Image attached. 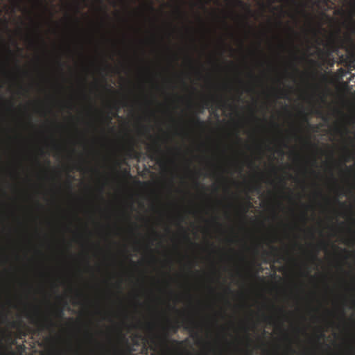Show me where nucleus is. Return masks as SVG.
I'll return each instance as SVG.
<instances>
[{
    "label": "nucleus",
    "mask_w": 355,
    "mask_h": 355,
    "mask_svg": "<svg viewBox=\"0 0 355 355\" xmlns=\"http://www.w3.org/2000/svg\"><path fill=\"white\" fill-rule=\"evenodd\" d=\"M28 317L31 322L39 327L40 329H51L56 326L53 318L49 316L41 318L38 310L33 314L28 315Z\"/></svg>",
    "instance_id": "obj_1"
},
{
    "label": "nucleus",
    "mask_w": 355,
    "mask_h": 355,
    "mask_svg": "<svg viewBox=\"0 0 355 355\" xmlns=\"http://www.w3.org/2000/svg\"><path fill=\"white\" fill-rule=\"evenodd\" d=\"M147 151L148 153V157L151 160H159L162 156V149L159 143L155 141L153 145H148L147 146Z\"/></svg>",
    "instance_id": "obj_2"
},
{
    "label": "nucleus",
    "mask_w": 355,
    "mask_h": 355,
    "mask_svg": "<svg viewBox=\"0 0 355 355\" xmlns=\"http://www.w3.org/2000/svg\"><path fill=\"white\" fill-rule=\"evenodd\" d=\"M211 103H216L218 107H226L227 105V101L224 100V98L221 97H211L205 102V105L209 106Z\"/></svg>",
    "instance_id": "obj_3"
},
{
    "label": "nucleus",
    "mask_w": 355,
    "mask_h": 355,
    "mask_svg": "<svg viewBox=\"0 0 355 355\" xmlns=\"http://www.w3.org/2000/svg\"><path fill=\"white\" fill-rule=\"evenodd\" d=\"M270 248L271 251H265L263 254L266 256H272L273 258H275V257L278 256V249L272 245H270Z\"/></svg>",
    "instance_id": "obj_4"
},
{
    "label": "nucleus",
    "mask_w": 355,
    "mask_h": 355,
    "mask_svg": "<svg viewBox=\"0 0 355 355\" xmlns=\"http://www.w3.org/2000/svg\"><path fill=\"white\" fill-rule=\"evenodd\" d=\"M184 328L186 329L190 330V331L191 332V336H196V337L198 336L197 332H195V331H194L195 324H194L193 321H190V325L189 324H186L184 326Z\"/></svg>",
    "instance_id": "obj_5"
},
{
    "label": "nucleus",
    "mask_w": 355,
    "mask_h": 355,
    "mask_svg": "<svg viewBox=\"0 0 355 355\" xmlns=\"http://www.w3.org/2000/svg\"><path fill=\"white\" fill-rule=\"evenodd\" d=\"M193 122L194 124L197 125V126H199L200 128H204L206 126L205 122H204V121L202 120H200V117L198 116H193Z\"/></svg>",
    "instance_id": "obj_6"
},
{
    "label": "nucleus",
    "mask_w": 355,
    "mask_h": 355,
    "mask_svg": "<svg viewBox=\"0 0 355 355\" xmlns=\"http://www.w3.org/2000/svg\"><path fill=\"white\" fill-rule=\"evenodd\" d=\"M179 328L180 326L178 324H169L168 326V329H170L173 333H176Z\"/></svg>",
    "instance_id": "obj_7"
},
{
    "label": "nucleus",
    "mask_w": 355,
    "mask_h": 355,
    "mask_svg": "<svg viewBox=\"0 0 355 355\" xmlns=\"http://www.w3.org/2000/svg\"><path fill=\"white\" fill-rule=\"evenodd\" d=\"M55 314H56L58 318H62L64 315V310L63 309H58V310L56 311Z\"/></svg>",
    "instance_id": "obj_8"
},
{
    "label": "nucleus",
    "mask_w": 355,
    "mask_h": 355,
    "mask_svg": "<svg viewBox=\"0 0 355 355\" xmlns=\"http://www.w3.org/2000/svg\"><path fill=\"white\" fill-rule=\"evenodd\" d=\"M353 17H355V2L352 3V11H351L352 21L355 23V21L352 20Z\"/></svg>",
    "instance_id": "obj_9"
},
{
    "label": "nucleus",
    "mask_w": 355,
    "mask_h": 355,
    "mask_svg": "<svg viewBox=\"0 0 355 355\" xmlns=\"http://www.w3.org/2000/svg\"><path fill=\"white\" fill-rule=\"evenodd\" d=\"M183 236L186 241H191L189 234L186 230H184Z\"/></svg>",
    "instance_id": "obj_10"
},
{
    "label": "nucleus",
    "mask_w": 355,
    "mask_h": 355,
    "mask_svg": "<svg viewBox=\"0 0 355 355\" xmlns=\"http://www.w3.org/2000/svg\"><path fill=\"white\" fill-rule=\"evenodd\" d=\"M280 98H288V95L286 93V92L281 91V92H280Z\"/></svg>",
    "instance_id": "obj_11"
},
{
    "label": "nucleus",
    "mask_w": 355,
    "mask_h": 355,
    "mask_svg": "<svg viewBox=\"0 0 355 355\" xmlns=\"http://www.w3.org/2000/svg\"><path fill=\"white\" fill-rule=\"evenodd\" d=\"M326 243H324V241H321L320 243H319V246L320 248H325L326 246Z\"/></svg>",
    "instance_id": "obj_12"
},
{
    "label": "nucleus",
    "mask_w": 355,
    "mask_h": 355,
    "mask_svg": "<svg viewBox=\"0 0 355 355\" xmlns=\"http://www.w3.org/2000/svg\"><path fill=\"white\" fill-rule=\"evenodd\" d=\"M289 31H291L294 35H298V33L294 31L293 28H289Z\"/></svg>",
    "instance_id": "obj_13"
},
{
    "label": "nucleus",
    "mask_w": 355,
    "mask_h": 355,
    "mask_svg": "<svg viewBox=\"0 0 355 355\" xmlns=\"http://www.w3.org/2000/svg\"><path fill=\"white\" fill-rule=\"evenodd\" d=\"M318 252V251L317 250V251L315 252V254H313L312 255V259H313V260H315V259H318V257H317Z\"/></svg>",
    "instance_id": "obj_14"
},
{
    "label": "nucleus",
    "mask_w": 355,
    "mask_h": 355,
    "mask_svg": "<svg viewBox=\"0 0 355 355\" xmlns=\"http://www.w3.org/2000/svg\"><path fill=\"white\" fill-rule=\"evenodd\" d=\"M306 145L310 146H313L317 149L315 145L312 144L310 141H306Z\"/></svg>",
    "instance_id": "obj_15"
},
{
    "label": "nucleus",
    "mask_w": 355,
    "mask_h": 355,
    "mask_svg": "<svg viewBox=\"0 0 355 355\" xmlns=\"http://www.w3.org/2000/svg\"><path fill=\"white\" fill-rule=\"evenodd\" d=\"M148 8H149V9H150V10H152V11H154V10H155V8H154V7H153V4H152V3H150V4L148 5Z\"/></svg>",
    "instance_id": "obj_16"
},
{
    "label": "nucleus",
    "mask_w": 355,
    "mask_h": 355,
    "mask_svg": "<svg viewBox=\"0 0 355 355\" xmlns=\"http://www.w3.org/2000/svg\"><path fill=\"white\" fill-rule=\"evenodd\" d=\"M238 3L240 4L241 6H245V3L243 2H242L241 0H236Z\"/></svg>",
    "instance_id": "obj_17"
},
{
    "label": "nucleus",
    "mask_w": 355,
    "mask_h": 355,
    "mask_svg": "<svg viewBox=\"0 0 355 355\" xmlns=\"http://www.w3.org/2000/svg\"><path fill=\"white\" fill-rule=\"evenodd\" d=\"M248 211V207H244L243 210V214H245Z\"/></svg>",
    "instance_id": "obj_18"
},
{
    "label": "nucleus",
    "mask_w": 355,
    "mask_h": 355,
    "mask_svg": "<svg viewBox=\"0 0 355 355\" xmlns=\"http://www.w3.org/2000/svg\"><path fill=\"white\" fill-rule=\"evenodd\" d=\"M155 336H153L150 338V340L153 343H155Z\"/></svg>",
    "instance_id": "obj_19"
},
{
    "label": "nucleus",
    "mask_w": 355,
    "mask_h": 355,
    "mask_svg": "<svg viewBox=\"0 0 355 355\" xmlns=\"http://www.w3.org/2000/svg\"><path fill=\"white\" fill-rule=\"evenodd\" d=\"M17 325V322H12V326L16 327Z\"/></svg>",
    "instance_id": "obj_20"
},
{
    "label": "nucleus",
    "mask_w": 355,
    "mask_h": 355,
    "mask_svg": "<svg viewBox=\"0 0 355 355\" xmlns=\"http://www.w3.org/2000/svg\"><path fill=\"white\" fill-rule=\"evenodd\" d=\"M166 336H167V335H166V334H165V335L164 336V337H162V340H163V341H164V342H166Z\"/></svg>",
    "instance_id": "obj_21"
},
{
    "label": "nucleus",
    "mask_w": 355,
    "mask_h": 355,
    "mask_svg": "<svg viewBox=\"0 0 355 355\" xmlns=\"http://www.w3.org/2000/svg\"><path fill=\"white\" fill-rule=\"evenodd\" d=\"M173 343H175L176 344L181 345V344H182L183 342H178V341H176V340H174Z\"/></svg>",
    "instance_id": "obj_22"
},
{
    "label": "nucleus",
    "mask_w": 355,
    "mask_h": 355,
    "mask_svg": "<svg viewBox=\"0 0 355 355\" xmlns=\"http://www.w3.org/2000/svg\"><path fill=\"white\" fill-rule=\"evenodd\" d=\"M256 189L257 191H259V189H260V185H257V186L255 187V189Z\"/></svg>",
    "instance_id": "obj_23"
},
{
    "label": "nucleus",
    "mask_w": 355,
    "mask_h": 355,
    "mask_svg": "<svg viewBox=\"0 0 355 355\" xmlns=\"http://www.w3.org/2000/svg\"><path fill=\"white\" fill-rule=\"evenodd\" d=\"M36 1L38 2V3L40 4V6H42V0H36Z\"/></svg>",
    "instance_id": "obj_24"
},
{
    "label": "nucleus",
    "mask_w": 355,
    "mask_h": 355,
    "mask_svg": "<svg viewBox=\"0 0 355 355\" xmlns=\"http://www.w3.org/2000/svg\"><path fill=\"white\" fill-rule=\"evenodd\" d=\"M324 336H325L324 334L322 332V333L320 334V337L323 338V337H324Z\"/></svg>",
    "instance_id": "obj_25"
},
{
    "label": "nucleus",
    "mask_w": 355,
    "mask_h": 355,
    "mask_svg": "<svg viewBox=\"0 0 355 355\" xmlns=\"http://www.w3.org/2000/svg\"><path fill=\"white\" fill-rule=\"evenodd\" d=\"M226 290H227V291H228V292H231V291H232L230 287H227V288H226Z\"/></svg>",
    "instance_id": "obj_26"
},
{
    "label": "nucleus",
    "mask_w": 355,
    "mask_h": 355,
    "mask_svg": "<svg viewBox=\"0 0 355 355\" xmlns=\"http://www.w3.org/2000/svg\"><path fill=\"white\" fill-rule=\"evenodd\" d=\"M215 223L218 224V225L221 226L220 223L217 222L216 218H215Z\"/></svg>",
    "instance_id": "obj_27"
},
{
    "label": "nucleus",
    "mask_w": 355,
    "mask_h": 355,
    "mask_svg": "<svg viewBox=\"0 0 355 355\" xmlns=\"http://www.w3.org/2000/svg\"><path fill=\"white\" fill-rule=\"evenodd\" d=\"M148 327L150 328V329H152L153 328V325L150 324H148Z\"/></svg>",
    "instance_id": "obj_28"
},
{
    "label": "nucleus",
    "mask_w": 355,
    "mask_h": 355,
    "mask_svg": "<svg viewBox=\"0 0 355 355\" xmlns=\"http://www.w3.org/2000/svg\"><path fill=\"white\" fill-rule=\"evenodd\" d=\"M279 310L280 311V312H281V313H284V311H284V309H279Z\"/></svg>",
    "instance_id": "obj_29"
},
{
    "label": "nucleus",
    "mask_w": 355,
    "mask_h": 355,
    "mask_svg": "<svg viewBox=\"0 0 355 355\" xmlns=\"http://www.w3.org/2000/svg\"><path fill=\"white\" fill-rule=\"evenodd\" d=\"M317 193H318V195H320V196H322V192H320V191L318 192Z\"/></svg>",
    "instance_id": "obj_30"
},
{
    "label": "nucleus",
    "mask_w": 355,
    "mask_h": 355,
    "mask_svg": "<svg viewBox=\"0 0 355 355\" xmlns=\"http://www.w3.org/2000/svg\"><path fill=\"white\" fill-rule=\"evenodd\" d=\"M294 69L295 70V71L298 72L299 71V69L296 67H294Z\"/></svg>",
    "instance_id": "obj_31"
},
{
    "label": "nucleus",
    "mask_w": 355,
    "mask_h": 355,
    "mask_svg": "<svg viewBox=\"0 0 355 355\" xmlns=\"http://www.w3.org/2000/svg\"><path fill=\"white\" fill-rule=\"evenodd\" d=\"M196 185H197V186H199V185H200V183H199V182H196Z\"/></svg>",
    "instance_id": "obj_32"
},
{
    "label": "nucleus",
    "mask_w": 355,
    "mask_h": 355,
    "mask_svg": "<svg viewBox=\"0 0 355 355\" xmlns=\"http://www.w3.org/2000/svg\"><path fill=\"white\" fill-rule=\"evenodd\" d=\"M236 138H237V139H238L239 141H241V139H240L239 137H237V135H236Z\"/></svg>",
    "instance_id": "obj_33"
},
{
    "label": "nucleus",
    "mask_w": 355,
    "mask_h": 355,
    "mask_svg": "<svg viewBox=\"0 0 355 355\" xmlns=\"http://www.w3.org/2000/svg\"><path fill=\"white\" fill-rule=\"evenodd\" d=\"M282 182H283V186H285L286 185V182H284V181H282Z\"/></svg>",
    "instance_id": "obj_34"
},
{
    "label": "nucleus",
    "mask_w": 355,
    "mask_h": 355,
    "mask_svg": "<svg viewBox=\"0 0 355 355\" xmlns=\"http://www.w3.org/2000/svg\"><path fill=\"white\" fill-rule=\"evenodd\" d=\"M248 12H252L250 8H248Z\"/></svg>",
    "instance_id": "obj_35"
},
{
    "label": "nucleus",
    "mask_w": 355,
    "mask_h": 355,
    "mask_svg": "<svg viewBox=\"0 0 355 355\" xmlns=\"http://www.w3.org/2000/svg\"><path fill=\"white\" fill-rule=\"evenodd\" d=\"M100 190H101V192L102 193V192H103V188H101V189H100Z\"/></svg>",
    "instance_id": "obj_36"
},
{
    "label": "nucleus",
    "mask_w": 355,
    "mask_h": 355,
    "mask_svg": "<svg viewBox=\"0 0 355 355\" xmlns=\"http://www.w3.org/2000/svg\"><path fill=\"white\" fill-rule=\"evenodd\" d=\"M291 349L292 350L293 353H295V351L294 349H291Z\"/></svg>",
    "instance_id": "obj_37"
},
{
    "label": "nucleus",
    "mask_w": 355,
    "mask_h": 355,
    "mask_svg": "<svg viewBox=\"0 0 355 355\" xmlns=\"http://www.w3.org/2000/svg\"><path fill=\"white\" fill-rule=\"evenodd\" d=\"M21 0H17V3H19V2H21Z\"/></svg>",
    "instance_id": "obj_38"
},
{
    "label": "nucleus",
    "mask_w": 355,
    "mask_h": 355,
    "mask_svg": "<svg viewBox=\"0 0 355 355\" xmlns=\"http://www.w3.org/2000/svg\"><path fill=\"white\" fill-rule=\"evenodd\" d=\"M111 117H108V121H110Z\"/></svg>",
    "instance_id": "obj_39"
},
{
    "label": "nucleus",
    "mask_w": 355,
    "mask_h": 355,
    "mask_svg": "<svg viewBox=\"0 0 355 355\" xmlns=\"http://www.w3.org/2000/svg\"><path fill=\"white\" fill-rule=\"evenodd\" d=\"M154 234H155L156 235H158V234L156 232H153Z\"/></svg>",
    "instance_id": "obj_40"
},
{
    "label": "nucleus",
    "mask_w": 355,
    "mask_h": 355,
    "mask_svg": "<svg viewBox=\"0 0 355 355\" xmlns=\"http://www.w3.org/2000/svg\"><path fill=\"white\" fill-rule=\"evenodd\" d=\"M264 318H265V319H268L269 318H268V317H266V316H264Z\"/></svg>",
    "instance_id": "obj_41"
},
{
    "label": "nucleus",
    "mask_w": 355,
    "mask_h": 355,
    "mask_svg": "<svg viewBox=\"0 0 355 355\" xmlns=\"http://www.w3.org/2000/svg\"><path fill=\"white\" fill-rule=\"evenodd\" d=\"M275 355H277V354H275Z\"/></svg>",
    "instance_id": "obj_42"
}]
</instances>
